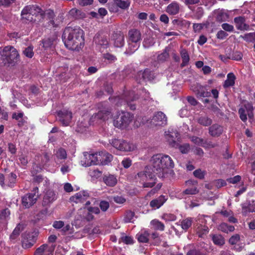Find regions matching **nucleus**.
I'll return each instance as SVG.
<instances>
[{"mask_svg":"<svg viewBox=\"0 0 255 255\" xmlns=\"http://www.w3.org/2000/svg\"><path fill=\"white\" fill-rule=\"evenodd\" d=\"M62 38L65 45L70 50L79 51L84 46V32L79 27H66Z\"/></svg>","mask_w":255,"mask_h":255,"instance_id":"obj_1","label":"nucleus"},{"mask_svg":"<svg viewBox=\"0 0 255 255\" xmlns=\"http://www.w3.org/2000/svg\"><path fill=\"white\" fill-rule=\"evenodd\" d=\"M153 171L159 177H164L169 169L174 167V162L171 158L167 155L157 154L154 155L150 160Z\"/></svg>","mask_w":255,"mask_h":255,"instance_id":"obj_2","label":"nucleus"},{"mask_svg":"<svg viewBox=\"0 0 255 255\" xmlns=\"http://www.w3.org/2000/svg\"><path fill=\"white\" fill-rule=\"evenodd\" d=\"M153 169L147 166L141 171L138 172L136 179L143 185L144 188H150L155 184L156 177Z\"/></svg>","mask_w":255,"mask_h":255,"instance_id":"obj_3","label":"nucleus"},{"mask_svg":"<svg viewBox=\"0 0 255 255\" xmlns=\"http://www.w3.org/2000/svg\"><path fill=\"white\" fill-rule=\"evenodd\" d=\"M110 143L115 148L123 152H131L136 148L135 144L123 139H113Z\"/></svg>","mask_w":255,"mask_h":255,"instance_id":"obj_4","label":"nucleus"},{"mask_svg":"<svg viewBox=\"0 0 255 255\" xmlns=\"http://www.w3.org/2000/svg\"><path fill=\"white\" fill-rule=\"evenodd\" d=\"M132 115L128 112H122L114 120V125L118 128H125L131 122Z\"/></svg>","mask_w":255,"mask_h":255,"instance_id":"obj_5","label":"nucleus"},{"mask_svg":"<svg viewBox=\"0 0 255 255\" xmlns=\"http://www.w3.org/2000/svg\"><path fill=\"white\" fill-rule=\"evenodd\" d=\"M0 55L9 63L16 60L19 56L16 49L11 46L0 48Z\"/></svg>","mask_w":255,"mask_h":255,"instance_id":"obj_6","label":"nucleus"},{"mask_svg":"<svg viewBox=\"0 0 255 255\" xmlns=\"http://www.w3.org/2000/svg\"><path fill=\"white\" fill-rule=\"evenodd\" d=\"M38 197V188L36 187L30 193L25 195L22 198V205L25 208H29L36 203Z\"/></svg>","mask_w":255,"mask_h":255,"instance_id":"obj_7","label":"nucleus"},{"mask_svg":"<svg viewBox=\"0 0 255 255\" xmlns=\"http://www.w3.org/2000/svg\"><path fill=\"white\" fill-rule=\"evenodd\" d=\"M98 153L87 152L83 153V158L81 160V165L85 167L90 166L92 165L98 164Z\"/></svg>","mask_w":255,"mask_h":255,"instance_id":"obj_8","label":"nucleus"},{"mask_svg":"<svg viewBox=\"0 0 255 255\" xmlns=\"http://www.w3.org/2000/svg\"><path fill=\"white\" fill-rule=\"evenodd\" d=\"M151 127L163 126L167 124V118L161 112L155 113L150 120L148 121Z\"/></svg>","mask_w":255,"mask_h":255,"instance_id":"obj_9","label":"nucleus"},{"mask_svg":"<svg viewBox=\"0 0 255 255\" xmlns=\"http://www.w3.org/2000/svg\"><path fill=\"white\" fill-rule=\"evenodd\" d=\"M165 138L169 144L172 147H175L176 145L178 146V143L176 142L179 140V133L176 130L167 131L165 132Z\"/></svg>","mask_w":255,"mask_h":255,"instance_id":"obj_10","label":"nucleus"},{"mask_svg":"<svg viewBox=\"0 0 255 255\" xmlns=\"http://www.w3.org/2000/svg\"><path fill=\"white\" fill-rule=\"evenodd\" d=\"M54 250L53 246L43 244L35 250L34 255H52Z\"/></svg>","mask_w":255,"mask_h":255,"instance_id":"obj_11","label":"nucleus"},{"mask_svg":"<svg viewBox=\"0 0 255 255\" xmlns=\"http://www.w3.org/2000/svg\"><path fill=\"white\" fill-rule=\"evenodd\" d=\"M186 185L188 187L183 192V195H195L199 192L196 181L188 180L186 182Z\"/></svg>","mask_w":255,"mask_h":255,"instance_id":"obj_12","label":"nucleus"},{"mask_svg":"<svg viewBox=\"0 0 255 255\" xmlns=\"http://www.w3.org/2000/svg\"><path fill=\"white\" fill-rule=\"evenodd\" d=\"M97 159L98 164L106 165L112 161L113 156L105 151H101L98 153Z\"/></svg>","mask_w":255,"mask_h":255,"instance_id":"obj_13","label":"nucleus"},{"mask_svg":"<svg viewBox=\"0 0 255 255\" xmlns=\"http://www.w3.org/2000/svg\"><path fill=\"white\" fill-rule=\"evenodd\" d=\"M59 119L64 126H68L72 119V113L67 110H64L58 113Z\"/></svg>","mask_w":255,"mask_h":255,"instance_id":"obj_14","label":"nucleus"},{"mask_svg":"<svg viewBox=\"0 0 255 255\" xmlns=\"http://www.w3.org/2000/svg\"><path fill=\"white\" fill-rule=\"evenodd\" d=\"M136 98L134 96V92H131L128 93V94H126L125 96V99H120L119 97H117L116 98V101L121 100V102L120 104L118 103V104L122 105V103H124V104L128 105L130 109L133 110L135 109V106L134 105H132L130 104V102L133 101Z\"/></svg>","mask_w":255,"mask_h":255,"instance_id":"obj_15","label":"nucleus"},{"mask_svg":"<svg viewBox=\"0 0 255 255\" xmlns=\"http://www.w3.org/2000/svg\"><path fill=\"white\" fill-rule=\"evenodd\" d=\"M57 199V195L51 190H48L44 193L43 199V205L48 206L53 202Z\"/></svg>","mask_w":255,"mask_h":255,"instance_id":"obj_16","label":"nucleus"},{"mask_svg":"<svg viewBox=\"0 0 255 255\" xmlns=\"http://www.w3.org/2000/svg\"><path fill=\"white\" fill-rule=\"evenodd\" d=\"M168 198L164 195H160L158 198L151 200L149 203L150 206L153 209H157L161 207L167 200Z\"/></svg>","mask_w":255,"mask_h":255,"instance_id":"obj_17","label":"nucleus"},{"mask_svg":"<svg viewBox=\"0 0 255 255\" xmlns=\"http://www.w3.org/2000/svg\"><path fill=\"white\" fill-rule=\"evenodd\" d=\"M89 197V194L86 191H80L70 198L71 200L76 203H83L86 201Z\"/></svg>","mask_w":255,"mask_h":255,"instance_id":"obj_18","label":"nucleus"},{"mask_svg":"<svg viewBox=\"0 0 255 255\" xmlns=\"http://www.w3.org/2000/svg\"><path fill=\"white\" fill-rule=\"evenodd\" d=\"M112 41L116 47H122L125 44V38L123 34L116 33L113 35Z\"/></svg>","mask_w":255,"mask_h":255,"instance_id":"obj_19","label":"nucleus"},{"mask_svg":"<svg viewBox=\"0 0 255 255\" xmlns=\"http://www.w3.org/2000/svg\"><path fill=\"white\" fill-rule=\"evenodd\" d=\"M153 79L150 71L146 69L144 71H139L137 73V80L139 83L142 81H150Z\"/></svg>","mask_w":255,"mask_h":255,"instance_id":"obj_20","label":"nucleus"},{"mask_svg":"<svg viewBox=\"0 0 255 255\" xmlns=\"http://www.w3.org/2000/svg\"><path fill=\"white\" fill-rule=\"evenodd\" d=\"M129 42L139 43L141 40V34L137 29H131L128 32Z\"/></svg>","mask_w":255,"mask_h":255,"instance_id":"obj_21","label":"nucleus"},{"mask_svg":"<svg viewBox=\"0 0 255 255\" xmlns=\"http://www.w3.org/2000/svg\"><path fill=\"white\" fill-rule=\"evenodd\" d=\"M235 26L238 29L241 30H247L249 26L246 24L245 18L242 16H239L234 18Z\"/></svg>","mask_w":255,"mask_h":255,"instance_id":"obj_22","label":"nucleus"},{"mask_svg":"<svg viewBox=\"0 0 255 255\" xmlns=\"http://www.w3.org/2000/svg\"><path fill=\"white\" fill-rule=\"evenodd\" d=\"M180 10L179 4L175 1L170 3L166 8V12L171 15H175L178 13Z\"/></svg>","mask_w":255,"mask_h":255,"instance_id":"obj_23","label":"nucleus"},{"mask_svg":"<svg viewBox=\"0 0 255 255\" xmlns=\"http://www.w3.org/2000/svg\"><path fill=\"white\" fill-rule=\"evenodd\" d=\"M222 127L218 125L214 124L209 128V134L212 136H218L223 132Z\"/></svg>","mask_w":255,"mask_h":255,"instance_id":"obj_24","label":"nucleus"},{"mask_svg":"<svg viewBox=\"0 0 255 255\" xmlns=\"http://www.w3.org/2000/svg\"><path fill=\"white\" fill-rule=\"evenodd\" d=\"M37 163H36L37 165H38L39 166L37 167V169L36 170L37 172H39L42 170V168L44 167V166L46 165L47 162L49 160V157L47 154H45L43 155L38 156L37 157Z\"/></svg>","mask_w":255,"mask_h":255,"instance_id":"obj_25","label":"nucleus"},{"mask_svg":"<svg viewBox=\"0 0 255 255\" xmlns=\"http://www.w3.org/2000/svg\"><path fill=\"white\" fill-rule=\"evenodd\" d=\"M104 183L109 186L113 187L118 182L117 177L114 175H105L103 178Z\"/></svg>","mask_w":255,"mask_h":255,"instance_id":"obj_26","label":"nucleus"},{"mask_svg":"<svg viewBox=\"0 0 255 255\" xmlns=\"http://www.w3.org/2000/svg\"><path fill=\"white\" fill-rule=\"evenodd\" d=\"M111 112L106 109L100 111L94 116V118L103 120H106L111 117Z\"/></svg>","mask_w":255,"mask_h":255,"instance_id":"obj_27","label":"nucleus"},{"mask_svg":"<svg viewBox=\"0 0 255 255\" xmlns=\"http://www.w3.org/2000/svg\"><path fill=\"white\" fill-rule=\"evenodd\" d=\"M27 9H28L24 7L21 11V15L22 20L26 23L32 21L34 20H35V18L31 15Z\"/></svg>","mask_w":255,"mask_h":255,"instance_id":"obj_28","label":"nucleus"},{"mask_svg":"<svg viewBox=\"0 0 255 255\" xmlns=\"http://www.w3.org/2000/svg\"><path fill=\"white\" fill-rule=\"evenodd\" d=\"M31 15L34 18L39 14L41 15L42 14V11L40 8L35 5H28L25 7Z\"/></svg>","mask_w":255,"mask_h":255,"instance_id":"obj_29","label":"nucleus"},{"mask_svg":"<svg viewBox=\"0 0 255 255\" xmlns=\"http://www.w3.org/2000/svg\"><path fill=\"white\" fill-rule=\"evenodd\" d=\"M67 157V153L65 150L60 148L56 150L54 153V159L56 161L58 160L65 159Z\"/></svg>","mask_w":255,"mask_h":255,"instance_id":"obj_30","label":"nucleus"},{"mask_svg":"<svg viewBox=\"0 0 255 255\" xmlns=\"http://www.w3.org/2000/svg\"><path fill=\"white\" fill-rule=\"evenodd\" d=\"M236 77L233 73H229L227 75V78L225 81L223 86L224 88H228L232 86L235 84Z\"/></svg>","mask_w":255,"mask_h":255,"instance_id":"obj_31","label":"nucleus"},{"mask_svg":"<svg viewBox=\"0 0 255 255\" xmlns=\"http://www.w3.org/2000/svg\"><path fill=\"white\" fill-rule=\"evenodd\" d=\"M140 43L133 42H129L128 47L125 51V53L127 54H131L134 53L139 46Z\"/></svg>","mask_w":255,"mask_h":255,"instance_id":"obj_32","label":"nucleus"},{"mask_svg":"<svg viewBox=\"0 0 255 255\" xmlns=\"http://www.w3.org/2000/svg\"><path fill=\"white\" fill-rule=\"evenodd\" d=\"M79 214L83 218H85L88 221L92 220L94 218L93 214L92 212L88 211V208H84L83 209H81L79 211Z\"/></svg>","mask_w":255,"mask_h":255,"instance_id":"obj_33","label":"nucleus"},{"mask_svg":"<svg viewBox=\"0 0 255 255\" xmlns=\"http://www.w3.org/2000/svg\"><path fill=\"white\" fill-rule=\"evenodd\" d=\"M149 233L147 231H142L136 235V238L138 242L146 243L148 241Z\"/></svg>","mask_w":255,"mask_h":255,"instance_id":"obj_34","label":"nucleus"},{"mask_svg":"<svg viewBox=\"0 0 255 255\" xmlns=\"http://www.w3.org/2000/svg\"><path fill=\"white\" fill-rule=\"evenodd\" d=\"M197 89H192V90L196 93L197 95L200 97H207L210 95V93L205 91L203 87L200 85H197Z\"/></svg>","mask_w":255,"mask_h":255,"instance_id":"obj_35","label":"nucleus"},{"mask_svg":"<svg viewBox=\"0 0 255 255\" xmlns=\"http://www.w3.org/2000/svg\"><path fill=\"white\" fill-rule=\"evenodd\" d=\"M16 175L13 173H10L6 177L5 185L9 187H13L16 182Z\"/></svg>","mask_w":255,"mask_h":255,"instance_id":"obj_36","label":"nucleus"},{"mask_svg":"<svg viewBox=\"0 0 255 255\" xmlns=\"http://www.w3.org/2000/svg\"><path fill=\"white\" fill-rule=\"evenodd\" d=\"M216 19L219 22L226 21L228 18V14L223 10H219L216 12Z\"/></svg>","mask_w":255,"mask_h":255,"instance_id":"obj_37","label":"nucleus"},{"mask_svg":"<svg viewBox=\"0 0 255 255\" xmlns=\"http://www.w3.org/2000/svg\"><path fill=\"white\" fill-rule=\"evenodd\" d=\"M114 4L122 9H126L129 6L128 0H114Z\"/></svg>","mask_w":255,"mask_h":255,"instance_id":"obj_38","label":"nucleus"},{"mask_svg":"<svg viewBox=\"0 0 255 255\" xmlns=\"http://www.w3.org/2000/svg\"><path fill=\"white\" fill-rule=\"evenodd\" d=\"M209 232V229L207 226L199 225L197 228V233L199 237L202 238L204 235H206Z\"/></svg>","mask_w":255,"mask_h":255,"instance_id":"obj_39","label":"nucleus"},{"mask_svg":"<svg viewBox=\"0 0 255 255\" xmlns=\"http://www.w3.org/2000/svg\"><path fill=\"white\" fill-rule=\"evenodd\" d=\"M219 229L223 232L228 233L234 231L235 228L233 226H229L227 224L223 223L219 226Z\"/></svg>","mask_w":255,"mask_h":255,"instance_id":"obj_40","label":"nucleus"},{"mask_svg":"<svg viewBox=\"0 0 255 255\" xmlns=\"http://www.w3.org/2000/svg\"><path fill=\"white\" fill-rule=\"evenodd\" d=\"M23 229V226L20 224H18L13 230L12 233L10 236V239L11 240H14L16 239L18 236L19 235L20 232Z\"/></svg>","mask_w":255,"mask_h":255,"instance_id":"obj_41","label":"nucleus"},{"mask_svg":"<svg viewBox=\"0 0 255 255\" xmlns=\"http://www.w3.org/2000/svg\"><path fill=\"white\" fill-rule=\"evenodd\" d=\"M180 54L182 60L181 65L182 66H185L188 64L189 61V55L187 51L184 49L181 51Z\"/></svg>","mask_w":255,"mask_h":255,"instance_id":"obj_42","label":"nucleus"},{"mask_svg":"<svg viewBox=\"0 0 255 255\" xmlns=\"http://www.w3.org/2000/svg\"><path fill=\"white\" fill-rule=\"evenodd\" d=\"M69 14L75 18H80L83 17L84 14L81 10L74 8L69 11Z\"/></svg>","mask_w":255,"mask_h":255,"instance_id":"obj_43","label":"nucleus"},{"mask_svg":"<svg viewBox=\"0 0 255 255\" xmlns=\"http://www.w3.org/2000/svg\"><path fill=\"white\" fill-rule=\"evenodd\" d=\"M33 241H30L28 240L27 236L23 235V238L22 240V245L23 248L28 249L31 248L33 245Z\"/></svg>","mask_w":255,"mask_h":255,"instance_id":"obj_44","label":"nucleus"},{"mask_svg":"<svg viewBox=\"0 0 255 255\" xmlns=\"http://www.w3.org/2000/svg\"><path fill=\"white\" fill-rule=\"evenodd\" d=\"M150 224L156 230L163 231L164 229V225L163 224L157 220H152L150 222Z\"/></svg>","mask_w":255,"mask_h":255,"instance_id":"obj_45","label":"nucleus"},{"mask_svg":"<svg viewBox=\"0 0 255 255\" xmlns=\"http://www.w3.org/2000/svg\"><path fill=\"white\" fill-rule=\"evenodd\" d=\"M174 147L178 148L180 151L183 154L187 153L190 149V145L188 143H184L183 144H179L178 143V146H177V145H176Z\"/></svg>","mask_w":255,"mask_h":255,"instance_id":"obj_46","label":"nucleus"},{"mask_svg":"<svg viewBox=\"0 0 255 255\" xmlns=\"http://www.w3.org/2000/svg\"><path fill=\"white\" fill-rule=\"evenodd\" d=\"M214 243L217 245L222 246L225 244V240L223 237L219 235H214L212 237Z\"/></svg>","mask_w":255,"mask_h":255,"instance_id":"obj_47","label":"nucleus"},{"mask_svg":"<svg viewBox=\"0 0 255 255\" xmlns=\"http://www.w3.org/2000/svg\"><path fill=\"white\" fill-rule=\"evenodd\" d=\"M135 217L134 213L132 211H128L125 216L124 221L126 223L133 222L135 220Z\"/></svg>","mask_w":255,"mask_h":255,"instance_id":"obj_48","label":"nucleus"},{"mask_svg":"<svg viewBox=\"0 0 255 255\" xmlns=\"http://www.w3.org/2000/svg\"><path fill=\"white\" fill-rule=\"evenodd\" d=\"M55 41V37L45 39L43 41V46L45 49L51 48L54 44Z\"/></svg>","mask_w":255,"mask_h":255,"instance_id":"obj_49","label":"nucleus"},{"mask_svg":"<svg viewBox=\"0 0 255 255\" xmlns=\"http://www.w3.org/2000/svg\"><path fill=\"white\" fill-rule=\"evenodd\" d=\"M198 122L204 126H208L212 123V120L207 117H201L198 120Z\"/></svg>","mask_w":255,"mask_h":255,"instance_id":"obj_50","label":"nucleus"},{"mask_svg":"<svg viewBox=\"0 0 255 255\" xmlns=\"http://www.w3.org/2000/svg\"><path fill=\"white\" fill-rule=\"evenodd\" d=\"M192 223V218H186L181 222V227L183 230H186L191 227Z\"/></svg>","mask_w":255,"mask_h":255,"instance_id":"obj_51","label":"nucleus"},{"mask_svg":"<svg viewBox=\"0 0 255 255\" xmlns=\"http://www.w3.org/2000/svg\"><path fill=\"white\" fill-rule=\"evenodd\" d=\"M154 43V39L152 37H146L144 39L143 42V46L145 48H149L153 45Z\"/></svg>","mask_w":255,"mask_h":255,"instance_id":"obj_52","label":"nucleus"},{"mask_svg":"<svg viewBox=\"0 0 255 255\" xmlns=\"http://www.w3.org/2000/svg\"><path fill=\"white\" fill-rule=\"evenodd\" d=\"M194 176L200 179H202L204 178L206 174V171L202 170L201 169H198L193 172Z\"/></svg>","mask_w":255,"mask_h":255,"instance_id":"obj_53","label":"nucleus"},{"mask_svg":"<svg viewBox=\"0 0 255 255\" xmlns=\"http://www.w3.org/2000/svg\"><path fill=\"white\" fill-rule=\"evenodd\" d=\"M10 211L8 209L1 210L0 212V220H7L10 215Z\"/></svg>","mask_w":255,"mask_h":255,"instance_id":"obj_54","label":"nucleus"},{"mask_svg":"<svg viewBox=\"0 0 255 255\" xmlns=\"http://www.w3.org/2000/svg\"><path fill=\"white\" fill-rule=\"evenodd\" d=\"M162 219L167 222L174 221L176 219V217L173 214L166 213L163 215Z\"/></svg>","mask_w":255,"mask_h":255,"instance_id":"obj_55","label":"nucleus"},{"mask_svg":"<svg viewBox=\"0 0 255 255\" xmlns=\"http://www.w3.org/2000/svg\"><path fill=\"white\" fill-rule=\"evenodd\" d=\"M99 206L103 212H106L110 207V204L108 201L102 200L99 203Z\"/></svg>","mask_w":255,"mask_h":255,"instance_id":"obj_56","label":"nucleus"},{"mask_svg":"<svg viewBox=\"0 0 255 255\" xmlns=\"http://www.w3.org/2000/svg\"><path fill=\"white\" fill-rule=\"evenodd\" d=\"M243 108H244L246 110V111H247V114L248 115L249 117L250 118H252L253 116V114L252 113V111L253 110V107L252 105V104L248 103L245 105V106Z\"/></svg>","mask_w":255,"mask_h":255,"instance_id":"obj_57","label":"nucleus"},{"mask_svg":"<svg viewBox=\"0 0 255 255\" xmlns=\"http://www.w3.org/2000/svg\"><path fill=\"white\" fill-rule=\"evenodd\" d=\"M191 140L195 144L203 146L204 145V140L200 137L193 136L191 138Z\"/></svg>","mask_w":255,"mask_h":255,"instance_id":"obj_58","label":"nucleus"},{"mask_svg":"<svg viewBox=\"0 0 255 255\" xmlns=\"http://www.w3.org/2000/svg\"><path fill=\"white\" fill-rule=\"evenodd\" d=\"M189 108L186 106L184 108L181 109L179 112V115L181 117H187L189 114Z\"/></svg>","mask_w":255,"mask_h":255,"instance_id":"obj_59","label":"nucleus"},{"mask_svg":"<svg viewBox=\"0 0 255 255\" xmlns=\"http://www.w3.org/2000/svg\"><path fill=\"white\" fill-rule=\"evenodd\" d=\"M89 174L92 177L98 178L101 175V172L97 169H91L89 172Z\"/></svg>","mask_w":255,"mask_h":255,"instance_id":"obj_60","label":"nucleus"},{"mask_svg":"<svg viewBox=\"0 0 255 255\" xmlns=\"http://www.w3.org/2000/svg\"><path fill=\"white\" fill-rule=\"evenodd\" d=\"M121 240L127 245H130L133 243V238L130 236H124L121 238Z\"/></svg>","mask_w":255,"mask_h":255,"instance_id":"obj_61","label":"nucleus"},{"mask_svg":"<svg viewBox=\"0 0 255 255\" xmlns=\"http://www.w3.org/2000/svg\"><path fill=\"white\" fill-rule=\"evenodd\" d=\"M239 113L240 114V117L241 119L243 121L245 122L247 120V112L244 108H241L239 110Z\"/></svg>","mask_w":255,"mask_h":255,"instance_id":"obj_62","label":"nucleus"},{"mask_svg":"<svg viewBox=\"0 0 255 255\" xmlns=\"http://www.w3.org/2000/svg\"><path fill=\"white\" fill-rule=\"evenodd\" d=\"M23 54L28 58H31L33 56V48L31 46H28L23 51Z\"/></svg>","mask_w":255,"mask_h":255,"instance_id":"obj_63","label":"nucleus"},{"mask_svg":"<svg viewBox=\"0 0 255 255\" xmlns=\"http://www.w3.org/2000/svg\"><path fill=\"white\" fill-rule=\"evenodd\" d=\"M241 37L247 41H252L255 39V33H248Z\"/></svg>","mask_w":255,"mask_h":255,"instance_id":"obj_64","label":"nucleus"}]
</instances>
